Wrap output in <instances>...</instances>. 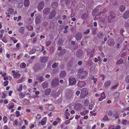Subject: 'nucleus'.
Segmentation results:
<instances>
[{"label":"nucleus","mask_w":129,"mask_h":129,"mask_svg":"<svg viewBox=\"0 0 129 129\" xmlns=\"http://www.w3.org/2000/svg\"><path fill=\"white\" fill-rule=\"evenodd\" d=\"M12 72L13 73V75L14 78L18 79L20 77L21 74L19 73L16 72L15 71H12Z\"/></svg>","instance_id":"obj_4"},{"label":"nucleus","mask_w":129,"mask_h":129,"mask_svg":"<svg viewBox=\"0 0 129 129\" xmlns=\"http://www.w3.org/2000/svg\"><path fill=\"white\" fill-rule=\"evenodd\" d=\"M22 84H21L19 86V88H18L17 89V90L18 91H21L22 89Z\"/></svg>","instance_id":"obj_55"},{"label":"nucleus","mask_w":129,"mask_h":129,"mask_svg":"<svg viewBox=\"0 0 129 129\" xmlns=\"http://www.w3.org/2000/svg\"><path fill=\"white\" fill-rule=\"evenodd\" d=\"M87 16V15L86 14H84L82 15L81 18L82 19H86Z\"/></svg>","instance_id":"obj_42"},{"label":"nucleus","mask_w":129,"mask_h":129,"mask_svg":"<svg viewBox=\"0 0 129 129\" xmlns=\"http://www.w3.org/2000/svg\"><path fill=\"white\" fill-rule=\"evenodd\" d=\"M82 107V105L79 103H77L74 106V109L75 110L79 111L80 110Z\"/></svg>","instance_id":"obj_8"},{"label":"nucleus","mask_w":129,"mask_h":129,"mask_svg":"<svg viewBox=\"0 0 129 129\" xmlns=\"http://www.w3.org/2000/svg\"><path fill=\"white\" fill-rule=\"evenodd\" d=\"M46 46L47 47L51 43V42L50 41H49L46 42Z\"/></svg>","instance_id":"obj_53"},{"label":"nucleus","mask_w":129,"mask_h":129,"mask_svg":"<svg viewBox=\"0 0 129 129\" xmlns=\"http://www.w3.org/2000/svg\"><path fill=\"white\" fill-rule=\"evenodd\" d=\"M14 10L12 8H10L8 10V12H9L10 14H12L14 12Z\"/></svg>","instance_id":"obj_44"},{"label":"nucleus","mask_w":129,"mask_h":129,"mask_svg":"<svg viewBox=\"0 0 129 129\" xmlns=\"http://www.w3.org/2000/svg\"><path fill=\"white\" fill-rule=\"evenodd\" d=\"M38 80L40 82H42L44 81V79L42 77H40L39 78Z\"/></svg>","instance_id":"obj_52"},{"label":"nucleus","mask_w":129,"mask_h":129,"mask_svg":"<svg viewBox=\"0 0 129 129\" xmlns=\"http://www.w3.org/2000/svg\"><path fill=\"white\" fill-rule=\"evenodd\" d=\"M14 103H12V104L9 107V109H11L13 108L14 107Z\"/></svg>","instance_id":"obj_56"},{"label":"nucleus","mask_w":129,"mask_h":129,"mask_svg":"<svg viewBox=\"0 0 129 129\" xmlns=\"http://www.w3.org/2000/svg\"><path fill=\"white\" fill-rule=\"evenodd\" d=\"M41 17L40 16H37L35 19V22L36 23H39L41 20Z\"/></svg>","instance_id":"obj_18"},{"label":"nucleus","mask_w":129,"mask_h":129,"mask_svg":"<svg viewBox=\"0 0 129 129\" xmlns=\"http://www.w3.org/2000/svg\"><path fill=\"white\" fill-rule=\"evenodd\" d=\"M69 82L70 85H73L75 84L76 80L74 78L71 77L69 79Z\"/></svg>","instance_id":"obj_7"},{"label":"nucleus","mask_w":129,"mask_h":129,"mask_svg":"<svg viewBox=\"0 0 129 129\" xmlns=\"http://www.w3.org/2000/svg\"><path fill=\"white\" fill-rule=\"evenodd\" d=\"M107 114L109 116H111L112 114V112L111 111H109L107 112Z\"/></svg>","instance_id":"obj_47"},{"label":"nucleus","mask_w":129,"mask_h":129,"mask_svg":"<svg viewBox=\"0 0 129 129\" xmlns=\"http://www.w3.org/2000/svg\"><path fill=\"white\" fill-rule=\"evenodd\" d=\"M14 125L15 126L16 125H17L18 124V121L16 119L13 122Z\"/></svg>","instance_id":"obj_54"},{"label":"nucleus","mask_w":129,"mask_h":129,"mask_svg":"<svg viewBox=\"0 0 129 129\" xmlns=\"http://www.w3.org/2000/svg\"><path fill=\"white\" fill-rule=\"evenodd\" d=\"M118 85V84H116L114 86H113L112 87V89H115Z\"/></svg>","instance_id":"obj_64"},{"label":"nucleus","mask_w":129,"mask_h":129,"mask_svg":"<svg viewBox=\"0 0 129 129\" xmlns=\"http://www.w3.org/2000/svg\"><path fill=\"white\" fill-rule=\"evenodd\" d=\"M123 17L124 19H127L129 17V11H127L124 13Z\"/></svg>","instance_id":"obj_23"},{"label":"nucleus","mask_w":129,"mask_h":129,"mask_svg":"<svg viewBox=\"0 0 129 129\" xmlns=\"http://www.w3.org/2000/svg\"><path fill=\"white\" fill-rule=\"evenodd\" d=\"M47 119V117H45L43 118L41 121V124L43 125H45L46 122V120Z\"/></svg>","instance_id":"obj_19"},{"label":"nucleus","mask_w":129,"mask_h":129,"mask_svg":"<svg viewBox=\"0 0 129 129\" xmlns=\"http://www.w3.org/2000/svg\"><path fill=\"white\" fill-rule=\"evenodd\" d=\"M115 14L112 12H111L110 13V15L108 16V22H112L111 20L115 18Z\"/></svg>","instance_id":"obj_3"},{"label":"nucleus","mask_w":129,"mask_h":129,"mask_svg":"<svg viewBox=\"0 0 129 129\" xmlns=\"http://www.w3.org/2000/svg\"><path fill=\"white\" fill-rule=\"evenodd\" d=\"M51 91V89H47L45 92V95H48L49 94Z\"/></svg>","instance_id":"obj_29"},{"label":"nucleus","mask_w":129,"mask_h":129,"mask_svg":"<svg viewBox=\"0 0 129 129\" xmlns=\"http://www.w3.org/2000/svg\"><path fill=\"white\" fill-rule=\"evenodd\" d=\"M106 98V97L104 92H103L101 94V97L99 99V100L101 101H102L104 99Z\"/></svg>","instance_id":"obj_15"},{"label":"nucleus","mask_w":129,"mask_h":129,"mask_svg":"<svg viewBox=\"0 0 129 129\" xmlns=\"http://www.w3.org/2000/svg\"><path fill=\"white\" fill-rule=\"evenodd\" d=\"M44 4L43 2H41L38 4V11L40 12L42 10L44 7Z\"/></svg>","instance_id":"obj_5"},{"label":"nucleus","mask_w":129,"mask_h":129,"mask_svg":"<svg viewBox=\"0 0 129 129\" xmlns=\"http://www.w3.org/2000/svg\"><path fill=\"white\" fill-rule=\"evenodd\" d=\"M36 52V50L35 49H34L31 50L30 51H29V54H33L35 53Z\"/></svg>","instance_id":"obj_38"},{"label":"nucleus","mask_w":129,"mask_h":129,"mask_svg":"<svg viewBox=\"0 0 129 129\" xmlns=\"http://www.w3.org/2000/svg\"><path fill=\"white\" fill-rule=\"evenodd\" d=\"M111 83L112 82L111 80H108L105 82L103 86L105 88L108 87L111 85Z\"/></svg>","instance_id":"obj_10"},{"label":"nucleus","mask_w":129,"mask_h":129,"mask_svg":"<svg viewBox=\"0 0 129 129\" xmlns=\"http://www.w3.org/2000/svg\"><path fill=\"white\" fill-rule=\"evenodd\" d=\"M58 63H54L52 65V67L53 68H55L57 67Z\"/></svg>","instance_id":"obj_48"},{"label":"nucleus","mask_w":129,"mask_h":129,"mask_svg":"<svg viewBox=\"0 0 129 129\" xmlns=\"http://www.w3.org/2000/svg\"><path fill=\"white\" fill-rule=\"evenodd\" d=\"M99 22L102 23H105L106 21V20L105 18L104 17L100 18L99 19Z\"/></svg>","instance_id":"obj_28"},{"label":"nucleus","mask_w":129,"mask_h":129,"mask_svg":"<svg viewBox=\"0 0 129 129\" xmlns=\"http://www.w3.org/2000/svg\"><path fill=\"white\" fill-rule=\"evenodd\" d=\"M50 9L48 8H44L43 11V13L45 15L48 14L50 12Z\"/></svg>","instance_id":"obj_14"},{"label":"nucleus","mask_w":129,"mask_h":129,"mask_svg":"<svg viewBox=\"0 0 129 129\" xmlns=\"http://www.w3.org/2000/svg\"><path fill=\"white\" fill-rule=\"evenodd\" d=\"M125 81L127 83H129V75L127 76L125 79Z\"/></svg>","instance_id":"obj_45"},{"label":"nucleus","mask_w":129,"mask_h":129,"mask_svg":"<svg viewBox=\"0 0 129 129\" xmlns=\"http://www.w3.org/2000/svg\"><path fill=\"white\" fill-rule=\"evenodd\" d=\"M103 120L104 121H108L109 120V118L107 115H105L103 118Z\"/></svg>","instance_id":"obj_26"},{"label":"nucleus","mask_w":129,"mask_h":129,"mask_svg":"<svg viewBox=\"0 0 129 129\" xmlns=\"http://www.w3.org/2000/svg\"><path fill=\"white\" fill-rule=\"evenodd\" d=\"M48 58V57H41L40 58V60L41 62L43 63L47 61Z\"/></svg>","instance_id":"obj_17"},{"label":"nucleus","mask_w":129,"mask_h":129,"mask_svg":"<svg viewBox=\"0 0 129 129\" xmlns=\"http://www.w3.org/2000/svg\"><path fill=\"white\" fill-rule=\"evenodd\" d=\"M85 85V83L84 81H79L77 84V86L80 87H83Z\"/></svg>","instance_id":"obj_11"},{"label":"nucleus","mask_w":129,"mask_h":129,"mask_svg":"<svg viewBox=\"0 0 129 129\" xmlns=\"http://www.w3.org/2000/svg\"><path fill=\"white\" fill-rule=\"evenodd\" d=\"M1 40L4 43H6L7 42V41L6 39V37L5 36H4L3 38L1 39Z\"/></svg>","instance_id":"obj_43"},{"label":"nucleus","mask_w":129,"mask_h":129,"mask_svg":"<svg viewBox=\"0 0 129 129\" xmlns=\"http://www.w3.org/2000/svg\"><path fill=\"white\" fill-rule=\"evenodd\" d=\"M10 118L11 119V120L13 121L15 118V115L13 114H12L10 116Z\"/></svg>","instance_id":"obj_40"},{"label":"nucleus","mask_w":129,"mask_h":129,"mask_svg":"<svg viewBox=\"0 0 129 129\" xmlns=\"http://www.w3.org/2000/svg\"><path fill=\"white\" fill-rule=\"evenodd\" d=\"M115 41L114 39H110L108 40V44L110 47H113L115 44Z\"/></svg>","instance_id":"obj_9"},{"label":"nucleus","mask_w":129,"mask_h":129,"mask_svg":"<svg viewBox=\"0 0 129 129\" xmlns=\"http://www.w3.org/2000/svg\"><path fill=\"white\" fill-rule=\"evenodd\" d=\"M18 95L19 96V98L20 99H22L25 96V95L24 94H22V92H20L19 94Z\"/></svg>","instance_id":"obj_32"},{"label":"nucleus","mask_w":129,"mask_h":129,"mask_svg":"<svg viewBox=\"0 0 129 129\" xmlns=\"http://www.w3.org/2000/svg\"><path fill=\"white\" fill-rule=\"evenodd\" d=\"M12 40L13 41L14 44L17 43L18 41L17 40L15 39L14 37H12Z\"/></svg>","instance_id":"obj_51"},{"label":"nucleus","mask_w":129,"mask_h":129,"mask_svg":"<svg viewBox=\"0 0 129 129\" xmlns=\"http://www.w3.org/2000/svg\"><path fill=\"white\" fill-rule=\"evenodd\" d=\"M24 27H21L19 30V32L21 34H23V33L24 31Z\"/></svg>","instance_id":"obj_30"},{"label":"nucleus","mask_w":129,"mask_h":129,"mask_svg":"<svg viewBox=\"0 0 129 129\" xmlns=\"http://www.w3.org/2000/svg\"><path fill=\"white\" fill-rule=\"evenodd\" d=\"M29 0H25L24 1V5L25 7H28L29 5Z\"/></svg>","instance_id":"obj_27"},{"label":"nucleus","mask_w":129,"mask_h":129,"mask_svg":"<svg viewBox=\"0 0 129 129\" xmlns=\"http://www.w3.org/2000/svg\"><path fill=\"white\" fill-rule=\"evenodd\" d=\"M114 95L116 98H118L119 95V92H116L114 94Z\"/></svg>","instance_id":"obj_50"},{"label":"nucleus","mask_w":129,"mask_h":129,"mask_svg":"<svg viewBox=\"0 0 129 129\" xmlns=\"http://www.w3.org/2000/svg\"><path fill=\"white\" fill-rule=\"evenodd\" d=\"M127 120L126 119H124L122 121V124L124 125H126L127 124Z\"/></svg>","instance_id":"obj_57"},{"label":"nucleus","mask_w":129,"mask_h":129,"mask_svg":"<svg viewBox=\"0 0 129 129\" xmlns=\"http://www.w3.org/2000/svg\"><path fill=\"white\" fill-rule=\"evenodd\" d=\"M124 26L125 27H127L129 26V23L128 22H126L124 24Z\"/></svg>","instance_id":"obj_62"},{"label":"nucleus","mask_w":129,"mask_h":129,"mask_svg":"<svg viewBox=\"0 0 129 129\" xmlns=\"http://www.w3.org/2000/svg\"><path fill=\"white\" fill-rule=\"evenodd\" d=\"M66 75V73L64 71H62L60 72L59 74L61 78L64 77Z\"/></svg>","instance_id":"obj_24"},{"label":"nucleus","mask_w":129,"mask_h":129,"mask_svg":"<svg viewBox=\"0 0 129 129\" xmlns=\"http://www.w3.org/2000/svg\"><path fill=\"white\" fill-rule=\"evenodd\" d=\"M94 55V52L93 51H91L90 55V57H92Z\"/></svg>","instance_id":"obj_60"},{"label":"nucleus","mask_w":129,"mask_h":129,"mask_svg":"<svg viewBox=\"0 0 129 129\" xmlns=\"http://www.w3.org/2000/svg\"><path fill=\"white\" fill-rule=\"evenodd\" d=\"M117 44L116 45V47L117 48H120L122 44V39L121 38H119Z\"/></svg>","instance_id":"obj_6"},{"label":"nucleus","mask_w":129,"mask_h":129,"mask_svg":"<svg viewBox=\"0 0 129 129\" xmlns=\"http://www.w3.org/2000/svg\"><path fill=\"white\" fill-rule=\"evenodd\" d=\"M56 14V12L54 11L51 12L50 14L49 18L50 19H52L54 16Z\"/></svg>","instance_id":"obj_22"},{"label":"nucleus","mask_w":129,"mask_h":129,"mask_svg":"<svg viewBox=\"0 0 129 129\" xmlns=\"http://www.w3.org/2000/svg\"><path fill=\"white\" fill-rule=\"evenodd\" d=\"M84 104L85 106H87L89 105L90 102L88 99H86L85 100Z\"/></svg>","instance_id":"obj_21"},{"label":"nucleus","mask_w":129,"mask_h":129,"mask_svg":"<svg viewBox=\"0 0 129 129\" xmlns=\"http://www.w3.org/2000/svg\"><path fill=\"white\" fill-rule=\"evenodd\" d=\"M42 86L43 88H46L48 86V84L47 82H43L42 84Z\"/></svg>","instance_id":"obj_31"},{"label":"nucleus","mask_w":129,"mask_h":129,"mask_svg":"<svg viewBox=\"0 0 129 129\" xmlns=\"http://www.w3.org/2000/svg\"><path fill=\"white\" fill-rule=\"evenodd\" d=\"M82 37V35L81 33H77L75 36V37L77 40H81Z\"/></svg>","instance_id":"obj_12"},{"label":"nucleus","mask_w":129,"mask_h":129,"mask_svg":"<svg viewBox=\"0 0 129 129\" xmlns=\"http://www.w3.org/2000/svg\"><path fill=\"white\" fill-rule=\"evenodd\" d=\"M99 11V10L98 9H94L92 11V14L93 15H96L98 14Z\"/></svg>","instance_id":"obj_20"},{"label":"nucleus","mask_w":129,"mask_h":129,"mask_svg":"<svg viewBox=\"0 0 129 129\" xmlns=\"http://www.w3.org/2000/svg\"><path fill=\"white\" fill-rule=\"evenodd\" d=\"M90 72L92 73H94L97 71V69L94 66H92L90 69Z\"/></svg>","instance_id":"obj_13"},{"label":"nucleus","mask_w":129,"mask_h":129,"mask_svg":"<svg viewBox=\"0 0 129 129\" xmlns=\"http://www.w3.org/2000/svg\"><path fill=\"white\" fill-rule=\"evenodd\" d=\"M26 27L28 30L31 31L33 29V27L31 25H28Z\"/></svg>","instance_id":"obj_34"},{"label":"nucleus","mask_w":129,"mask_h":129,"mask_svg":"<svg viewBox=\"0 0 129 129\" xmlns=\"http://www.w3.org/2000/svg\"><path fill=\"white\" fill-rule=\"evenodd\" d=\"M78 72L80 73L79 76L80 79H83L87 75L88 72L84 70L83 68L80 69L78 71Z\"/></svg>","instance_id":"obj_1"},{"label":"nucleus","mask_w":129,"mask_h":129,"mask_svg":"<svg viewBox=\"0 0 129 129\" xmlns=\"http://www.w3.org/2000/svg\"><path fill=\"white\" fill-rule=\"evenodd\" d=\"M26 67V64L24 63H22L20 64V67L22 68H24Z\"/></svg>","instance_id":"obj_37"},{"label":"nucleus","mask_w":129,"mask_h":129,"mask_svg":"<svg viewBox=\"0 0 129 129\" xmlns=\"http://www.w3.org/2000/svg\"><path fill=\"white\" fill-rule=\"evenodd\" d=\"M53 125L54 126H56L58 124L57 122L56 121H55L52 123Z\"/></svg>","instance_id":"obj_63"},{"label":"nucleus","mask_w":129,"mask_h":129,"mask_svg":"<svg viewBox=\"0 0 129 129\" xmlns=\"http://www.w3.org/2000/svg\"><path fill=\"white\" fill-rule=\"evenodd\" d=\"M97 29V28H94L92 30V34L94 35L96 34V31Z\"/></svg>","instance_id":"obj_41"},{"label":"nucleus","mask_w":129,"mask_h":129,"mask_svg":"<svg viewBox=\"0 0 129 129\" xmlns=\"http://www.w3.org/2000/svg\"><path fill=\"white\" fill-rule=\"evenodd\" d=\"M16 113L17 114L16 117H18L20 116V113L19 111H17L16 112Z\"/></svg>","instance_id":"obj_61"},{"label":"nucleus","mask_w":129,"mask_h":129,"mask_svg":"<svg viewBox=\"0 0 129 129\" xmlns=\"http://www.w3.org/2000/svg\"><path fill=\"white\" fill-rule=\"evenodd\" d=\"M123 63V61L122 59H119L117 62V64H122Z\"/></svg>","instance_id":"obj_39"},{"label":"nucleus","mask_w":129,"mask_h":129,"mask_svg":"<svg viewBox=\"0 0 129 129\" xmlns=\"http://www.w3.org/2000/svg\"><path fill=\"white\" fill-rule=\"evenodd\" d=\"M88 93L87 90L85 88H83L80 94V97L81 99L84 98L87 95Z\"/></svg>","instance_id":"obj_2"},{"label":"nucleus","mask_w":129,"mask_h":129,"mask_svg":"<svg viewBox=\"0 0 129 129\" xmlns=\"http://www.w3.org/2000/svg\"><path fill=\"white\" fill-rule=\"evenodd\" d=\"M115 127L114 125H111L108 127V129H115Z\"/></svg>","instance_id":"obj_46"},{"label":"nucleus","mask_w":129,"mask_h":129,"mask_svg":"<svg viewBox=\"0 0 129 129\" xmlns=\"http://www.w3.org/2000/svg\"><path fill=\"white\" fill-rule=\"evenodd\" d=\"M83 51L81 50L77 51L76 53L77 56L79 57H81L83 54Z\"/></svg>","instance_id":"obj_16"},{"label":"nucleus","mask_w":129,"mask_h":129,"mask_svg":"<svg viewBox=\"0 0 129 129\" xmlns=\"http://www.w3.org/2000/svg\"><path fill=\"white\" fill-rule=\"evenodd\" d=\"M73 95L72 94H69L67 97V98L68 100H72L73 98Z\"/></svg>","instance_id":"obj_35"},{"label":"nucleus","mask_w":129,"mask_h":129,"mask_svg":"<svg viewBox=\"0 0 129 129\" xmlns=\"http://www.w3.org/2000/svg\"><path fill=\"white\" fill-rule=\"evenodd\" d=\"M9 83V81H6L4 82V86H6L8 85Z\"/></svg>","instance_id":"obj_59"},{"label":"nucleus","mask_w":129,"mask_h":129,"mask_svg":"<svg viewBox=\"0 0 129 129\" xmlns=\"http://www.w3.org/2000/svg\"><path fill=\"white\" fill-rule=\"evenodd\" d=\"M125 9V7L124 5H122L120 7V10L121 12H123Z\"/></svg>","instance_id":"obj_33"},{"label":"nucleus","mask_w":129,"mask_h":129,"mask_svg":"<svg viewBox=\"0 0 129 129\" xmlns=\"http://www.w3.org/2000/svg\"><path fill=\"white\" fill-rule=\"evenodd\" d=\"M37 116H39V117L38 118V117L37 116H36V119H40L41 118V115L39 114H37Z\"/></svg>","instance_id":"obj_58"},{"label":"nucleus","mask_w":129,"mask_h":129,"mask_svg":"<svg viewBox=\"0 0 129 129\" xmlns=\"http://www.w3.org/2000/svg\"><path fill=\"white\" fill-rule=\"evenodd\" d=\"M104 35L103 33L102 32H100L99 33L97 34V36L99 38H103Z\"/></svg>","instance_id":"obj_25"},{"label":"nucleus","mask_w":129,"mask_h":129,"mask_svg":"<svg viewBox=\"0 0 129 129\" xmlns=\"http://www.w3.org/2000/svg\"><path fill=\"white\" fill-rule=\"evenodd\" d=\"M58 5V4L56 3H53L52 5V7L53 8H55Z\"/></svg>","instance_id":"obj_36"},{"label":"nucleus","mask_w":129,"mask_h":129,"mask_svg":"<svg viewBox=\"0 0 129 129\" xmlns=\"http://www.w3.org/2000/svg\"><path fill=\"white\" fill-rule=\"evenodd\" d=\"M3 119L4 121V123H6L7 121V117L6 116H4L3 117Z\"/></svg>","instance_id":"obj_49"}]
</instances>
